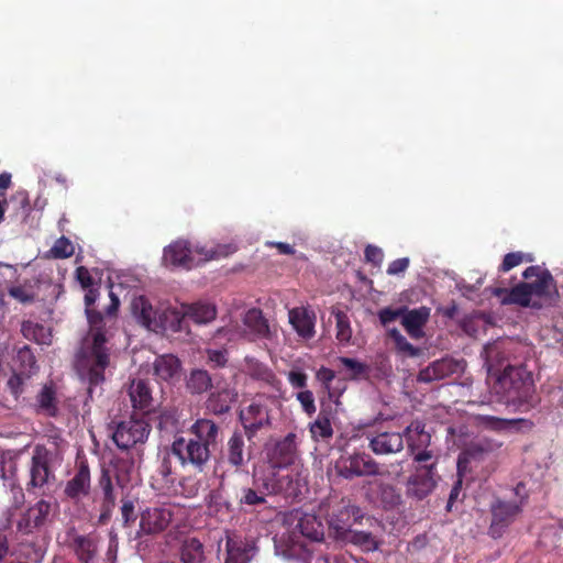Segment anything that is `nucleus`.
<instances>
[{
	"label": "nucleus",
	"mask_w": 563,
	"mask_h": 563,
	"mask_svg": "<svg viewBox=\"0 0 563 563\" xmlns=\"http://www.w3.org/2000/svg\"><path fill=\"white\" fill-rule=\"evenodd\" d=\"M389 338L394 341L396 349L399 352L405 353L409 356H416L418 354V349H416L407 339L396 329H390L388 331Z\"/></svg>",
	"instance_id": "53"
},
{
	"label": "nucleus",
	"mask_w": 563,
	"mask_h": 563,
	"mask_svg": "<svg viewBox=\"0 0 563 563\" xmlns=\"http://www.w3.org/2000/svg\"><path fill=\"white\" fill-rule=\"evenodd\" d=\"M288 382L294 388L303 389L307 387L308 376L303 372L290 371L288 373Z\"/></svg>",
	"instance_id": "62"
},
{
	"label": "nucleus",
	"mask_w": 563,
	"mask_h": 563,
	"mask_svg": "<svg viewBox=\"0 0 563 563\" xmlns=\"http://www.w3.org/2000/svg\"><path fill=\"white\" fill-rule=\"evenodd\" d=\"M430 317V309L420 307L412 310L406 308L402 313L401 324L407 333L413 339H420L423 335L422 328L426 325Z\"/></svg>",
	"instance_id": "30"
},
{
	"label": "nucleus",
	"mask_w": 563,
	"mask_h": 563,
	"mask_svg": "<svg viewBox=\"0 0 563 563\" xmlns=\"http://www.w3.org/2000/svg\"><path fill=\"white\" fill-rule=\"evenodd\" d=\"M472 421L476 428L490 430L495 432L531 431L534 427V423L529 419H505L482 413L473 415Z\"/></svg>",
	"instance_id": "13"
},
{
	"label": "nucleus",
	"mask_w": 563,
	"mask_h": 563,
	"mask_svg": "<svg viewBox=\"0 0 563 563\" xmlns=\"http://www.w3.org/2000/svg\"><path fill=\"white\" fill-rule=\"evenodd\" d=\"M462 369L463 366L460 361L443 357L422 368L418 374V382L431 383L434 380H441L462 372Z\"/></svg>",
	"instance_id": "23"
},
{
	"label": "nucleus",
	"mask_w": 563,
	"mask_h": 563,
	"mask_svg": "<svg viewBox=\"0 0 563 563\" xmlns=\"http://www.w3.org/2000/svg\"><path fill=\"white\" fill-rule=\"evenodd\" d=\"M435 461L418 466L416 473L408 479V495L419 500L426 498L435 487Z\"/></svg>",
	"instance_id": "17"
},
{
	"label": "nucleus",
	"mask_w": 563,
	"mask_h": 563,
	"mask_svg": "<svg viewBox=\"0 0 563 563\" xmlns=\"http://www.w3.org/2000/svg\"><path fill=\"white\" fill-rule=\"evenodd\" d=\"M528 288L529 286L527 283L521 282L510 289L495 288L493 294L500 299L503 305H518L525 308H541L540 303L536 301L532 302Z\"/></svg>",
	"instance_id": "25"
},
{
	"label": "nucleus",
	"mask_w": 563,
	"mask_h": 563,
	"mask_svg": "<svg viewBox=\"0 0 563 563\" xmlns=\"http://www.w3.org/2000/svg\"><path fill=\"white\" fill-rule=\"evenodd\" d=\"M24 553L30 563H41L45 555V551L34 544H30Z\"/></svg>",
	"instance_id": "64"
},
{
	"label": "nucleus",
	"mask_w": 563,
	"mask_h": 563,
	"mask_svg": "<svg viewBox=\"0 0 563 563\" xmlns=\"http://www.w3.org/2000/svg\"><path fill=\"white\" fill-rule=\"evenodd\" d=\"M123 527L128 528L136 520L134 504L132 500H124L121 506Z\"/></svg>",
	"instance_id": "59"
},
{
	"label": "nucleus",
	"mask_w": 563,
	"mask_h": 563,
	"mask_svg": "<svg viewBox=\"0 0 563 563\" xmlns=\"http://www.w3.org/2000/svg\"><path fill=\"white\" fill-rule=\"evenodd\" d=\"M503 446V442L488 437H483L472 442L465 450V454L471 460L482 461L486 456L498 452Z\"/></svg>",
	"instance_id": "39"
},
{
	"label": "nucleus",
	"mask_w": 563,
	"mask_h": 563,
	"mask_svg": "<svg viewBox=\"0 0 563 563\" xmlns=\"http://www.w3.org/2000/svg\"><path fill=\"white\" fill-rule=\"evenodd\" d=\"M297 400L301 405L302 410L311 416L316 412L314 397L311 390L305 389L296 395Z\"/></svg>",
	"instance_id": "56"
},
{
	"label": "nucleus",
	"mask_w": 563,
	"mask_h": 563,
	"mask_svg": "<svg viewBox=\"0 0 563 563\" xmlns=\"http://www.w3.org/2000/svg\"><path fill=\"white\" fill-rule=\"evenodd\" d=\"M170 452L183 466L190 465L198 472L205 471L212 454L205 445L187 434L175 437L170 445Z\"/></svg>",
	"instance_id": "6"
},
{
	"label": "nucleus",
	"mask_w": 563,
	"mask_h": 563,
	"mask_svg": "<svg viewBox=\"0 0 563 563\" xmlns=\"http://www.w3.org/2000/svg\"><path fill=\"white\" fill-rule=\"evenodd\" d=\"M220 433V426L208 418L197 419L186 432L187 435L205 445L210 452L218 446Z\"/></svg>",
	"instance_id": "20"
},
{
	"label": "nucleus",
	"mask_w": 563,
	"mask_h": 563,
	"mask_svg": "<svg viewBox=\"0 0 563 563\" xmlns=\"http://www.w3.org/2000/svg\"><path fill=\"white\" fill-rule=\"evenodd\" d=\"M38 411L48 417H56L58 413L56 393L53 386L44 385L36 397Z\"/></svg>",
	"instance_id": "45"
},
{
	"label": "nucleus",
	"mask_w": 563,
	"mask_h": 563,
	"mask_svg": "<svg viewBox=\"0 0 563 563\" xmlns=\"http://www.w3.org/2000/svg\"><path fill=\"white\" fill-rule=\"evenodd\" d=\"M297 435L292 432L276 442L272 451V461L277 467H286L297 459Z\"/></svg>",
	"instance_id": "28"
},
{
	"label": "nucleus",
	"mask_w": 563,
	"mask_h": 563,
	"mask_svg": "<svg viewBox=\"0 0 563 563\" xmlns=\"http://www.w3.org/2000/svg\"><path fill=\"white\" fill-rule=\"evenodd\" d=\"M16 361L21 363V373L30 374L36 364L35 356L29 346H24L18 351Z\"/></svg>",
	"instance_id": "55"
},
{
	"label": "nucleus",
	"mask_w": 563,
	"mask_h": 563,
	"mask_svg": "<svg viewBox=\"0 0 563 563\" xmlns=\"http://www.w3.org/2000/svg\"><path fill=\"white\" fill-rule=\"evenodd\" d=\"M255 552L254 541L234 533H227L224 563H250Z\"/></svg>",
	"instance_id": "19"
},
{
	"label": "nucleus",
	"mask_w": 563,
	"mask_h": 563,
	"mask_svg": "<svg viewBox=\"0 0 563 563\" xmlns=\"http://www.w3.org/2000/svg\"><path fill=\"white\" fill-rule=\"evenodd\" d=\"M404 312H406V307L397 309L384 308L378 312L379 321L383 325H387L396 321L398 318H401Z\"/></svg>",
	"instance_id": "57"
},
{
	"label": "nucleus",
	"mask_w": 563,
	"mask_h": 563,
	"mask_svg": "<svg viewBox=\"0 0 563 563\" xmlns=\"http://www.w3.org/2000/svg\"><path fill=\"white\" fill-rule=\"evenodd\" d=\"M493 391L507 406L521 412L533 409L540 401L532 372L523 364H507L495 378Z\"/></svg>",
	"instance_id": "3"
},
{
	"label": "nucleus",
	"mask_w": 563,
	"mask_h": 563,
	"mask_svg": "<svg viewBox=\"0 0 563 563\" xmlns=\"http://www.w3.org/2000/svg\"><path fill=\"white\" fill-rule=\"evenodd\" d=\"M409 258L408 257H401L393 261L387 268L388 275H399L401 273H405L407 268L409 267Z\"/></svg>",
	"instance_id": "63"
},
{
	"label": "nucleus",
	"mask_w": 563,
	"mask_h": 563,
	"mask_svg": "<svg viewBox=\"0 0 563 563\" xmlns=\"http://www.w3.org/2000/svg\"><path fill=\"white\" fill-rule=\"evenodd\" d=\"M207 355L214 367H224L228 363V352L225 350H208Z\"/></svg>",
	"instance_id": "60"
},
{
	"label": "nucleus",
	"mask_w": 563,
	"mask_h": 563,
	"mask_svg": "<svg viewBox=\"0 0 563 563\" xmlns=\"http://www.w3.org/2000/svg\"><path fill=\"white\" fill-rule=\"evenodd\" d=\"M163 264L166 267L191 269L197 266L192 246L187 240H177L164 249Z\"/></svg>",
	"instance_id": "15"
},
{
	"label": "nucleus",
	"mask_w": 563,
	"mask_h": 563,
	"mask_svg": "<svg viewBox=\"0 0 563 563\" xmlns=\"http://www.w3.org/2000/svg\"><path fill=\"white\" fill-rule=\"evenodd\" d=\"M514 342L510 340H498L485 345L482 353L488 374L495 378L501 368L504 369L507 364H510V355L512 352Z\"/></svg>",
	"instance_id": "14"
},
{
	"label": "nucleus",
	"mask_w": 563,
	"mask_h": 563,
	"mask_svg": "<svg viewBox=\"0 0 563 563\" xmlns=\"http://www.w3.org/2000/svg\"><path fill=\"white\" fill-rule=\"evenodd\" d=\"M368 448L376 455L396 454L404 449V433L377 431L367 435Z\"/></svg>",
	"instance_id": "21"
},
{
	"label": "nucleus",
	"mask_w": 563,
	"mask_h": 563,
	"mask_svg": "<svg viewBox=\"0 0 563 563\" xmlns=\"http://www.w3.org/2000/svg\"><path fill=\"white\" fill-rule=\"evenodd\" d=\"M411 454L413 455V461L420 465L430 464L433 461H435V465L438 464V457L433 454L432 450L421 449Z\"/></svg>",
	"instance_id": "61"
},
{
	"label": "nucleus",
	"mask_w": 563,
	"mask_h": 563,
	"mask_svg": "<svg viewBox=\"0 0 563 563\" xmlns=\"http://www.w3.org/2000/svg\"><path fill=\"white\" fill-rule=\"evenodd\" d=\"M275 493V485L269 479H253L252 487L241 490L239 503L241 506H260L266 503V497Z\"/></svg>",
	"instance_id": "27"
},
{
	"label": "nucleus",
	"mask_w": 563,
	"mask_h": 563,
	"mask_svg": "<svg viewBox=\"0 0 563 563\" xmlns=\"http://www.w3.org/2000/svg\"><path fill=\"white\" fill-rule=\"evenodd\" d=\"M243 324L253 338L269 339L271 329L267 319L261 309L252 308L243 317Z\"/></svg>",
	"instance_id": "33"
},
{
	"label": "nucleus",
	"mask_w": 563,
	"mask_h": 563,
	"mask_svg": "<svg viewBox=\"0 0 563 563\" xmlns=\"http://www.w3.org/2000/svg\"><path fill=\"white\" fill-rule=\"evenodd\" d=\"M227 245H219L216 249H207L206 246L192 247L194 256L196 258L197 266L211 260L227 256L231 251Z\"/></svg>",
	"instance_id": "49"
},
{
	"label": "nucleus",
	"mask_w": 563,
	"mask_h": 563,
	"mask_svg": "<svg viewBox=\"0 0 563 563\" xmlns=\"http://www.w3.org/2000/svg\"><path fill=\"white\" fill-rule=\"evenodd\" d=\"M98 488L102 493V500L115 501L117 496L114 494L113 481L111 471L109 467L102 466L98 478Z\"/></svg>",
	"instance_id": "51"
},
{
	"label": "nucleus",
	"mask_w": 563,
	"mask_h": 563,
	"mask_svg": "<svg viewBox=\"0 0 563 563\" xmlns=\"http://www.w3.org/2000/svg\"><path fill=\"white\" fill-rule=\"evenodd\" d=\"M97 291L89 289L85 295L89 331L82 339L76 356V369L80 378L88 384V395L106 380V369L110 366L111 353L107 345L104 321L101 312L90 309L97 300Z\"/></svg>",
	"instance_id": "1"
},
{
	"label": "nucleus",
	"mask_w": 563,
	"mask_h": 563,
	"mask_svg": "<svg viewBox=\"0 0 563 563\" xmlns=\"http://www.w3.org/2000/svg\"><path fill=\"white\" fill-rule=\"evenodd\" d=\"M91 490L90 468L87 461H81L77 465L74 476L67 481L64 495L73 500L79 501L89 496Z\"/></svg>",
	"instance_id": "22"
},
{
	"label": "nucleus",
	"mask_w": 563,
	"mask_h": 563,
	"mask_svg": "<svg viewBox=\"0 0 563 563\" xmlns=\"http://www.w3.org/2000/svg\"><path fill=\"white\" fill-rule=\"evenodd\" d=\"M310 432L314 440H329L333 435V428L329 413L321 410L317 419L310 424Z\"/></svg>",
	"instance_id": "47"
},
{
	"label": "nucleus",
	"mask_w": 563,
	"mask_h": 563,
	"mask_svg": "<svg viewBox=\"0 0 563 563\" xmlns=\"http://www.w3.org/2000/svg\"><path fill=\"white\" fill-rule=\"evenodd\" d=\"M317 380L321 384L323 390L328 394L330 399H334L339 402V398L342 396L344 388H338L332 386V382L335 378V372L329 367L321 366L316 373Z\"/></svg>",
	"instance_id": "46"
},
{
	"label": "nucleus",
	"mask_w": 563,
	"mask_h": 563,
	"mask_svg": "<svg viewBox=\"0 0 563 563\" xmlns=\"http://www.w3.org/2000/svg\"><path fill=\"white\" fill-rule=\"evenodd\" d=\"M181 363L173 354L159 355L153 363L154 375L158 380L169 382L178 375Z\"/></svg>",
	"instance_id": "34"
},
{
	"label": "nucleus",
	"mask_w": 563,
	"mask_h": 563,
	"mask_svg": "<svg viewBox=\"0 0 563 563\" xmlns=\"http://www.w3.org/2000/svg\"><path fill=\"white\" fill-rule=\"evenodd\" d=\"M522 277L525 279L536 277V280L533 282H526L529 286L528 291L530 292L531 298L532 296L548 298L551 297L552 294L558 295L556 282L548 269L538 265L529 266L523 271Z\"/></svg>",
	"instance_id": "16"
},
{
	"label": "nucleus",
	"mask_w": 563,
	"mask_h": 563,
	"mask_svg": "<svg viewBox=\"0 0 563 563\" xmlns=\"http://www.w3.org/2000/svg\"><path fill=\"white\" fill-rule=\"evenodd\" d=\"M522 511L521 503L506 501L496 498L490 505L492 521L489 533L494 538L500 537Z\"/></svg>",
	"instance_id": "11"
},
{
	"label": "nucleus",
	"mask_w": 563,
	"mask_h": 563,
	"mask_svg": "<svg viewBox=\"0 0 563 563\" xmlns=\"http://www.w3.org/2000/svg\"><path fill=\"white\" fill-rule=\"evenodd\" d=\"M49 452L45 448L36 446L31 459L30 481L26 483L27 493L36 494L37 489L46 486L55 478L49 467Z\"/></svg>",
	"instance_id": "10"
},
{
	"label": "nucleus",
	"mask_w": 563,
	"mask_h": 563,
	"mask_svg": "<svg viewBox=\"0 0 563 563\" xmlns=\"http://www.w3.org/2000/svg\"><path fill=\"white\" fill-rule=\"evenodd\" d=\"M276 551L286 560H294L302 563H307L312 555L311 550L295 530L283 534L279 540L276 541Z\"/></svg>",
	"instance_id": "18"
},
{
	"label": "nucleus",
	"mask_w": 563,
	"mask_h": 563,
	"mask_svg": "<svg viewBox=\"0 0 563 563\" xmlns=\"http://www.w3.org/2000/svg\"><path fill=\"white\" fill-rule=\"evenodd\" d=\"M184 316L194 322L202 324L216 319L217 309L214 305L209 302H195L184 307Z\"/></svg>",
	"instance_id": "41"
},
{
	"label": "nucleus",
	"mask_w": 563,
	"mask_h": 563,
	"mask_svg": "<svg viewBox=\"0 0 563 563\" xmlns=\"http://www.w3.org/2000/svg\"><path fill=\"white\" fill-rule=\"evenodd\" d=\"M338 474L344 479H353L363 476H376L380 474L379 464L368 454L354 453L342 457L335 465Z\"/></svg>",
	"instance_id": "8"
},
{
	"label": "nucleus",
	"mask_w": 563,
	"mask_h": 563,
	"mask_svg": "<svg viewBox=\"0 0 563 563\" xmlns=\"http://www.w3.org/2000/svg\"><path fill=\"white\" fill-rule=\"evenodd\" d=\"M238 393L234 388L223 387L208 396L206 409L212 415L222 416L231 410L232 404L236 401Z\"/></svg>",
	"instance_id": "29"
},
{
	"label": "nucleus",
	"mask_w": 563,
	"mask_h": 563,
	"mask_svg": "<svg viewBox=\"0 0 563 563\" xmlns=\"http://www.w3.org/2000/svg\"><path fill=\"white\" fill-rule=\"evenodd\" d=\"M289 322L295 331L305 339H310L314 334V319L305 308H294L289 310Z\"/></svg>",
	"instance_id": "36"
},
{
	"label": "nucleus",
	"mask_w": 563,
	"mask_h": 563,
	"mask_svg": "<svg viewBox=\"0 0 563 563\" xmlns=\"http://www.w3.org/2000/svg\"><path fill=\"white\" fill-rule=\"evenodd\" d=\"M129 396L133 408L150 411L153 398L147 382L133 379L129 387Z\"/></svg>",
	"instance_id": "37"
},
{
	"label": "nucleus",
	"mask_w": 563,
	"mask_h": 563,
	"mask_svg": "<svg viewBox=\"0 0 563 563\" xmlns=\"http://www.w3.org/2000/svg\"><path fill=\"white\" fill-rule=\"evenodd\" d=\"M132 310L139 322L145 328L151 329L155 322L156 311L143 296L133 300Z\"/></svg>",
	"instance_id": "44"
},
{
	"label": "nucleus",
	"mask_w": 563,
	"mask_h": 563,
	"mask_svg": "<svg viewBox=\"0 0 563 563\" xmlns=\"http://www.w3.org/2000/svg\"><path fill=\"white\" fill-rule=\"evenodd\" d=\"M173 518V512L165 507H148L140 515V528L135 538L141 539L145 536H156L167 529Z\"/></svg>",
	"instance_id": "12"
},
{
	"label": "nucleus",
	"mask_w": 563,
	"mask_h": 563,
	"mask_svg": "<svg viewBox=\"0 0 563 563\" xmlns=\"http://www.w3.org/2000/svg\"><path fill=\"white\" fill-rule=\"evenodd\" d=\"M40 287V279L32 277L24 279L22 284L12 285L8 288V294L16 301L26 305L34 302Z\"/></svg>",
	"instance_id": "40"
},
{
	"label": "nucleus",
	"mask_w": 563,
	"mask_h": 563,
	"mask_svg": "<svg viewBox=\"0 0 563 563\" xmlns=\"http://www.w3.org/2000/svg\"><path fill=\"white\" fill-rule=\"evenodd\" d=\"M186 386L190 394L201 395L212 387V379L207 371L194 369L189 374Z\"/></svg>",
	"instance_id": "42"
},
{
	"label": "nucleus",
	"mask_w": 563,
	"mask_h": 563,
	"mask_svg": "<svg viewBox=\"0 0 563 563\" xmlns=\"http://www.w3.org/2000/svg\"><path fill=\"white\" fill-rule=\"evenodd\" d=\"M298 530L300 536L313 541V542H324L325 533L324 526L322 520L313 514H303L295 528V531Z\"/></svg>",
	"instance_id": "31"
},
{
	"label": "nucleus",
	"mask_w": 563,
	"mask_h": 563,
	"mask_svg": "<svg viewBox=\"0 0 563 563\" xmlns=\"http://www.w3.org/2000/svg\"><path fill=\"white\" fill-rule=\"evenodd\" d=\"M364 256L366 262L373 264L376 267H379L384 260V253L382 249L371 244L365 247Z\"/></svg>",
	"instance_id": "58"
},
{
	"label": "nucleus",
	"mask_w": 563,
	"mask_h": 563,
	"mask_svg": "<svg viewBox=\"0 0 563 563\" xmlns=\"http://www.w3.org/2000/svg\"><path fill=\"white\" fill-rule=\"evenodd\" d=\"M75 252L74 245L66 236H60L48 251V256L52 258H68Z\"/></svg>",
	"instance_id": "52"
},
{
	"label": "nucleus",
	"mask_w": 563,
	"mask_h": 563,
	"mask_svg": "<svg viewBox=\"0 0 563 563\" xmlns=\"http://www.w3.org/2000/svg\"><path fill=\"white\" fill-rule=\"evenodd\" d=\"M56 505L40 499L23 510L16 520V530L22 534H34L46 530L54 522Z\"/></svg>",
	"instance_id": "5"
},
{
	"label": "nucleus",
	"mask_w": 563,
	"mask_h": 563,
	"mask_svg": "<svg viewBox=\"0 0 563 563\" xmlns=\"http://www.w3.org/2000/svg\"><path fill=\"white\" fill-rule=\"evenodd\" d=\"M245 433L235 430L228 439L223 457L236 470L243 467L250 461V451L245 445Z\"/></svg>",
	"instance_id": "24"
},
{
	"label": "nucleus",
	"mask_w": 563,
	"mask_h": 563,
	"mask_svg": "<svg viewBox=\"0 0 563 563\" xmlns=\"http://www.w3.org/2000/svg\"><path fill=\"white\" fill-rule=\"evenodd\" d=\"M150 433L151 424L145 419L131 417L117 426L112 433V440L118 449L125 451L145 443Z\"/></svg>",
	"instance_id": "7"
},
{
	"label": "nucleus",
	"mask_w": 563,
	"mask_h": 563,
	"mask_svg": "<svg viewBox=\"0 0 563 563\" xmlns=\"http://www.w3.org/2000/svg\"><path fill=\"white\" fill-rule=\"evenodd\" d=\"M180 563H203L206 551L203 543L196 537H185L177 551Z\"/></svg>",
	"instance_id": "32"
},
{
	"label": "nucleus",
	"mask_w": 563,
	"mask_h": 563,
	"mask_svg": "<svg viewBox=\"0 0 563 563\" xmlns=\"http://www.w3.org/2000/svg\"><path fill=\"white\" fill-rule=\"evenodd\" d=\"M245 373L255 380H261L274 388L280 385V380L275 373L264 363L253 358H245Z\"/></svg>",
	"instance_id": "38"
},
{
	"label": "nucleus",
	"mask_w": 563,
	"mask_h": 563,
	"mask_svg": "<svg viewBox=\"0 0 563 563\" xmlns=\"http://www.w3.org/2000/svg\"><path fill=\"white\" fill-rule=\"evenodd\" d=\"M278 407V399L265 393H257L244 401L238 416L249 441H252L258 432L273 428L274 413Z\"/></svg>",
	"instance_id": "4"
},
{
	"label": "nucleus",
	"mask_w": 563,
	"mask_h": 563,
	"mask_svg": "<svg viewBox=\"0 0 563 563\" xmlns=\"http://www.w3.org/2000/svg\"><path fill=\"white\" fill-rule=\"evenodd\" d=\"M21 332L25 339L38 344H48L51 342V332L41 323L30 320L23 321Z\"/></svg>",
	"instance_id": "43"
},
{
	"label": "nucleus",
	"mask_w": 563,
	"mask_h": 563,
	"mask_svg": "<svg viewBox=\"0 0 563 563\" xmlns=\"http://www.w3.org/2000/svg\"><path fill=\"white\" fill-rule=\"evenodd\" d=\"M336 339L340 343L349 344L352 338V329L349 316L341 310L334 312Z\"/></svg>",
	"instance_id": "50"
},
{
	"label": "nucleus",
	"mask_w": 563,
	"mask_h": 563,
	"mask_svg": "<svg viewBox=\"0 0 563 563\" xmlns=\"http://www.w3.org/2000/svg\"><path fill=\"white\" fill-rule=\"evenodd\" d=\"M523 261L531 262L532 258L522 252H511L504 256L503 263L499 266V272L507 273L516 266L520 265Z\"/></svg>",
	"instance_id": "54"
},
{
	"label": "nucleus",
	"mask_w": 563,
	"mask_h": 563,
	"mask_svg": "<svg viewBox=\"0 0 563 563\" xmlns=\"http://www.w3.org/2000/svg\"><path fill=\"white\" fill-rule=\"evenodd\" d=\"M67 547L79 563H95L99 554L100 538L96 532L80 534L75 528L67 533Z\"/></svg>",
	"instance_id": "9"
},
{
	"label": "nucleus",
	"mask_w": 563,
	"mask_h": 563,
	"mask_svg": "<svg viewBox=\"0 0 563 563\" xmlns=\"http://www.w3.org/2000/svg\"><path fill=\"white\" fill-rule=\"evenodd\" d=\"M338 361L349 371V379L358 380L368 378L371 368L367 364L346 356H341Z\"/></svg>",
	"instance_id": "48"
},
{
	"label": "nucleus",
	"mask_w": 563,
	"mask_h": 563,
	"mask_svg": "<svg viewBox=\"0 0 563 563\" xmlns=\"http://www.w3.org/2000/svg\"><path fill=\"white\" fill-rule=\"evenodd\" d=\"M424 427L421 421H413L405 429L404 437L407 439L408 449L411 453L429 448L431 434L424 430Z\"/></svg>",
	"instance_id": "35"
},
{
	"label": "nucleus",
	"mask_w": 563,
	"mask_h": 563,
	"mask_svg": "<svg viewBox=\"0 0 563 563\" xmlns=\"http://www.w3.org/2000/svg\"><path fill=\"white\" fill-rule=\"evenodd\" d=\"M364 518L372 520L350 499H341L325 516L328 539L340 549L353 545L364 553L378 551L384 542L379 536L352 528L353 525L362 523Z\"/></svg>",
	"instance_id": "2"
},
{
	"label": "nucleus",
	"mask_w": 563,
	"mask_h": 563,
	"mask_svg": "<svg viewBox=\"0 0 563 563\" xmlns=\"http://www.w3.org/2000/svg\"><path fill=\"white\" fill-rule=\"evenodd\" d=\"M170 453L165 451L158 455V464L152 475V486L157 490L168 492L174 486L176 478Z\"/></svg>",
	"instance_id": "26"
}]
</instances>
